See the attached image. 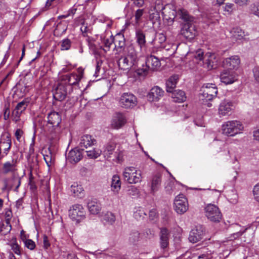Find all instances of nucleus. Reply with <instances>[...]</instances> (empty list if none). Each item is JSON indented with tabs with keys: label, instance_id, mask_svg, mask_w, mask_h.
<instances>
[{
	"label": "nucleus",
	"instance_id": "4",
	"mask_svg": "<svg viewBox=\"0 0 259 259\" xmlns=\"http://www.w3.org/2000/svg\"><path fill=\"white\" fill-rule=\"evenodd\" d=\"M146 66L138 70V74L140 75H146L150 72L157 70L160 67V61L158 58L150 55L146 58Z\"/></svg>",
	"mask_w": 259,
	"mask_h": 259
},
{
	"label": "nucleus",
	"instance_id": "1",
	"mask_svg": "<svg viewBox=\"0 0 259 259\" xmlns=\"http://www.w3.org/2000/svg\"><path fill=\"white\" fill-rule=\"evenodd\" d=\"M123 55L118 59L119 68L123 70L131 69L138 61V53L133 45L127 46Z\"/></svg>",
	"mask_w": 259,
	"mask_h": 259
},
{
	"label": "nucleus",
	"instance_id": "24",
	"mask_svg": "<svg viewBox=\"0 0 259 259\" xmlns=\"http://www.w3.org/2000/svg\"><path fill=\"white\" fill-rule=\"evenodd\" d=\"M232 103L227 100L221 102L219 108V114L220 116H224L231 114L232 110Z\"/></svg>",
	"mask_w": 259,
	"mask_h": 259
},
{
	"label": "nucleus",
	"instance_id": "23",
	"mask_svg": "<svg viewBox=\"0 0 259 259\" xmlns=\"http://www.w3.org/2000/svg\"><path fill=\"white\" fill-rule=\"evenodd\" d=\"M125 123L126 119L123 114L120 113H116L111 120V127L113 128L118 129Z\"/></svg>",
	"mask_w": 259,
	"mask_h": 259
},
{
	"label": "nucleus",
	"instance_id": "17",
	"mask_svg": "<svg viewBox=\"0 0 259 259\" xmlns=\"http://www.w3.org/2000/svg\"><path fill=\"white\" fill-rule=\"evenodd\" d=\"M164 92L158 86L152 88L147 95L148 100L150 102H157L164 95Z\"/></svg>",
	"mask_w": 259,
	"mask_h": 259
},
{
	"label": "nucleus",
	"instance_id": "53",
	"mask_svg": "<svg viewBox=\"0 0 259 259\" xmlns=\"http://www.w3.org/2000/svg\"><path fill=\"white\" fill-rule=\"evenodd\" d=\"M252 192L254 199L259 202V183L254 186Z\"/></svg>",
	"mask_w": 259,
	"mask_h": 259
},
{
	"label": "nucleus",
	"instance_id": "62",
	"mask_svg": "<svg viewBox=\"0 0 259 259\" xmlns=\"http://www.w3.org/2000/svg\"><path fill=\"white\" fill-rule=\"evenodd\" d=\"M249 1V0H235V3L240 6H243L247 5Z\"/></svg>",
	"mask_w": 259,
	"mask_h": 259
},
{
	"label": "nucleus",
	"instance_id": "14",
	"mask_svg": "<svg viewBox=\"0 0 259 259\" xmlns=\"http://www.w3.org/2000/svg\"><path fill=\"white\" fill-rule=\"evenodd\" d=\"M114 41L115 47L114 50L116 51L115 54L120 55L124 52L126 46H125V39L123 34H117L114 36Z\"/></svg>",
	"mask_w": 259,
	"mask_h": 259
},
{
	"label": "nucleus",
	"instance_id": "49",
	"mask_svg": "<svg viewBox=\"0 0 259 259\" xmlns=\"http://www.w3.org/2000/svg\"><path fill=\"white\" fill-rule=\"evenodd\" d=\"M71 191L74 194V195L78 197H81V194H83V189L81 186L78 185H72Z\"/></svg>",
	"mask_w": 259,
	"mask_h": 259
},
{
	"label": "nucleus",
	"instance_id": "16",
	"mask_svg": "<svg viewBox=\"0 0 259 259\" xmlns=\"http://www.w3.org/2000/svg\"><path fill=\"white\" fill-rule=\"evenodd\" d=\"M197 31L193 24H186L181 26V34L186 39L191 40L196 36Z\"/></svg>",
	"mask_w": 259,
	"mask_h": 259
},
{
	"label": "nucleus",
	"instance_id": "5",
	"mask_svg": "<svg viewBox=\"0 0 259 259\" xmlns=\"http://www.w3.org/2000/svg\"><path fill=\"white\" fill-rule=\"evenodd\" d=\"M205 216L211 222H220L222 219V213L218 206L208 204L204 208Z\"/></svg>",
	"mask_w": 259,
	"mask_h": 259
},
{
	"label": "nucleus",
	"instance_id": "51",
	"mask_svg": "<svg viewBox=\"0 0 259 259\" xmlns=\"http://www.w3.org/2000/svg\"><path fill=\"white\" fill-rule=\"evenodd\" d=\"M175 182L174 181H168L165 187L166 191L168 194H171L175 189Z\"/></svg>",
	"mask_w": 259,
	"mask_h": 259
},
{
	"label": "nucleus",
	"instance_id": "2",
	"mask_svg": "<svg viewBox=\"0 0 259 259\" xmlns=\"http://www.w3.org/2000/svg\"><path fill=\"white\" fill-rule=\"evenodd\" d=\"M48 124L47 132L49 137L52 139H57L61 133L60 124L62 119L60 114L53 111L48 114L47 116Z\"/></svg>",
	"mask_w": 259,
	"mask_h": 259
},
{
	"label": "nucleus",
	"instance_id": "6",
	"mask_svg": "<svg viewBox=\"0 0 259 259\" xmlns=\"http://www.w3.org/2000/svg\"><path fill=\"white\" fill-rule=\"evenodd\" d=\"M83 73V70L78 69V73L73 72L62 76L61 81L67 85V87H70L72 89L71 86L77 84L82 78Z\"/></svg>",
	"mask_w": 259,
	"mask_h": 259
},
{
	"label": "nucleus",
	"instance_id": "39",
	"mask_svg": "<svg viewBox=\"0 0 259 259\" xmlns=\"http://www.w3.org/2000/svg\"><path fill=\"white\" fill-rule=\"evenodd\" d=\"M9 244L15 254L18 255L21 254V247L18 244L16 238H13Z\"/></svg>",
	"mask_w": 259,
	"mask_h": 259
},
{
	"label": "nucleus",
	"instance_id": "13",
	"mask_svg": "<svg viewBox=\"0 0 259 259\" xmlns=\"http://www.w3.org/2000/svg\"><path fill=\"white\" fill-rule=\"evenodd\" d=\"M12 142L11 136L9 134H3L0 139V154H3L4 156L7 155L9 153L11 147Z\"/></svg>",
	"mask_w": 259,
	"mask_h": 259
},
{
	"label": "nucleus",
	"instance_id": "34",
	"mask_svg": "<svg viewBox=\"0 0 259 259\" xmlns=\"http://www.w3.org/2000/svg\"><path fill=\"white\" fill-rule=\"evenodd\" d=\"M166 40V36L163 33H159L153 38L150 44L156 48L164 47L162 44Z\"/></svg>",
	"mask_w": 259,
	"mask_h": 259
},
{
	"label": "nucleus",
	"instance_id": "56",
	"mask_svg": "<svg viewBox=\"0 0 259 259\" xmlns=\"http://www.w3.org/2000/svg\"><path fill=\"white\" fill-rule=\"evenodd\" d=\"M128 193L131 195L135 196L138 194L139 190L135 186H131L128 187Z\"/></svg>",
	"mask_w": 259,
	"mask_h": 259
},
{
	"label": "nucleus",
	"instance_id": "27",
	"mask_svg": "<svg viewBox=\"0 0 259 259\" xmlns=\"http://www.w3.org/2000/svg\"><path fill=\"white\" fill-rule=\"evenodd\" d=\"M29 101L25 99L17 104L13 112V114L17 118L16 120L19 119L21 114L26 110L28 105Z\"/></svg>",
	"mask_w": 259,
	"mask_h": 259
},
{
	"label": "nucleus",
	"instance_id": "43",
	"mask_svg": "<svg viewBox=\"0 0 259 259\" xmlns=\"http://www.w3.org/2000/svg\"><path fill=\"white\" fill-rule=\"evenodd\" d=\"M149 19L152 22L153 25H160V17L159 12L156 11L152 13L149 15Z\"/></svg>",
	"mask_w": 259,
	"mask_h": 259
},
{
	"label": "nucleus",
	"instance_id": "8",
	"mask_svg": "<svg viewBox=\"0 0 259 259\" xmlns=\"http://www.w3.org/2000/svg\"><path fill=\"white\" fill-rule=\"evenodd\" d=\"M137 99L133 94L124 93L120 97L119 104L123 108L131 109L135 107L137 105Z\"/></svg>",
	"mask_w": 259,
	"mask_h": 259
},
{
	"label": "nucleus",
	"instance_id": "44",
	"mask_svg": "<svg viewBox=\"0 0 259 259\" xmlns=\"http://www.w3.org/2000/svg\"><path fill=\"white\" fill-rule=\"evenodd\" d=\"M140 234L137 231H134L130 233L129 241L131 243L136 244L140 239Z\"/></svg>",
	"mask_w": 259,
	"mask_h": 259
},
{
	"label": "nucleus",
	"instance_id": "57",
	"mask_svg": "<svg viewBox=\"0 0 259 259\" xmlns=\"http://www.w3.org/2000/svg\"><path fill=\"white\" fill-rule=\"evenodd\" d=\"M190 259H209V256L208 255L205 254H202L200 255L193 254L190 257Z\"/></svg>",
	"mask_w": 259,
	"mask_h": 259
},
{
	"label": "nucleus",
	"instance_id": "52",
	"mask_svg": "<svg viewBox=\"0 0 259 259\" xmlns=\"http://www.w3.org/2000/svg\"><path fill=\"white\" fill-rule=\"evenodd\" d=\"M204 53L201 50H198L195 54L194 55V58L195 60L201 61L204 58H205V56H203Z\"/></svg>",
	"mask_w": 259,
	"mask_h": 259
},
{
	"label": "nucleus",
	"instance_id": "18",
	"mask_svg": "<svg viewBox=\"0 0 259 259\" xmlns=\"http://www.w3.org/2000/svg\"><path fill=\"white\" fill-rule=\"evenodd\" d=\"M177 16L181 19V26L186 24H193L194 17L190 15L188 11L184 9H180L177 11Z\"/></svg>",
	"mask_w": 259,
	"mask_h": 259
},
{
	"label": "nucleus",
	"instance_id": "41",
	"mask_svg": "<svg viewBox=\"0 0 259 259\" xmlns=\"http://www.w3.org/2000/svg\"><path fill=\"white\" fill-rule=\"evenodd\" d=\"M17 89L15 91V95L19 97H23L28 92L27 87L18 83L16 85Z\"/></svg>",
	"mask_w": 259,
	"mask_h": 259
},
{
	"label": "nucleus",
	"instance_id": "11",
	"mask_svg": "<svg viewBox=\"0 0 259 259\" xmlns=\"http://www.w3.org/2000/svg\"><path fill=\"white\" fill-rule=\"evenodd\" d=\"M69 216L74 221L79 222L85 218V211L82 205L75 204L69 210Z\"/></svg>",
	"mask_w": 259,
	"mask_h": 259
},
{
	"label": "nucleus",
	"instance_id": "64",
	"mask_svg": "<svg viewBox=\"0 0 259 259\" xmlns=\"http://www.w3.org/2000/svg\"><path fill=\"white\" fill-rule=\"evenodd\" d=\"M43 242H44V247L45 248H48V247H49L50 246V244L49 242L48 237L46 235H44Z\"/></svg>",
	"mask_w": 259,
	"mask_h": 259
},
{
	"label": "nucleus",
	"instance_id": "63",
	"mask_svg": "<svg viewBox=\"0 0 259 259\" xmlns=\"http://www.w3.org/2000/svg\"><path fill=\"white\" fill-rule=\"evenodd\" d=\"M149 218L150 220H153L157 217L156 210L155 209L150 210L149 212Z\"/></svg>",
	"mask_w": 259,
	"mask_h": 259
},
{
	"label": "nucleus",
	"instance_id": "10",
	"mask_svg": "<svg viewBox=\"0 0 259 259\" xmlns=\"http://www.w3.org/2000/svg\"><path fill=\"white\" fill-rule=\"evenodd\" d=\"M201 96L206 100L210 101L217 96L218 89L214 84L207 83L201 88Z\"/></svg>",
	"mask_w": 259,
	"mask_h": 259
},
{
	"label": "nucleus",
	"instance_id": "9",
	"mask_svg": "<svg viewBox=\"0 0 259 259\" xmlns=\"http://www.w3.org/2000/svg\"><path fill=\"white\" fill-rule=\"evenodd\" d=\"M189 208L187 199L184 195L181 194L177 196L174 201V209L180 214H184Z\"/></svg>",
	"mask_w": 259,
	"mask_h": 259
},
{
	"label": "nucleus",
	"instance_id": "33",
	"mask_svg": "<svg viewBox=\"0 0 259 259\" xmlns=\"http://www.w3.org/2000/svg\"><path fill=\"white\" fill-rule=\"evenodd\" d=\"M171 93L173 101L175 102L181 103L185 101L186 100V94L182 90H175Z\"/></svg>",
	"mask_w": 259,
	"mask_h": 259
},
{
	"label": "nucleus",
	"instance_id": "48",
	"mask_svg": "<svg viewBox=\"0 0 259 259\" xmlns=\"http://www.w3.org/2000/svg\"><path fill=\"white\" fill-rule=\"evenodd\" d=\"M23 242L24 243L25 246L30 250H34L36 247L35 242L31 239H29L24 237Z\"/></svg>",
	"mask_w": 259,
	"mask_h": 259
},
{
	"label": "nucleus",
	"instance_id": "25",
	"mask_svg": "<svg viewBox=\"0 0 259 259\" xmlns=\"http://www.w3.org/2000/svg\"><path fill=\"white\" fill-rule=\"evenodd\" d=\"M221 81L226 84H231L236 80L234 72L229 70H224L220 75Z\"/></svg>",
	"mask_w": 259,
	"mask_h": 259
},
{
	"label": "nucleus",
	"instance_id": "45",
	"mask_svg": "<svg viewBox=\"0 0 259 259\" xmlns=\"http://www.w3.org/2000/svg\"><path fill=\"white\" fill-rule=\"evenodd\" d=\"M86 152L88 157L96 159L100 156L102 151L100 149L94 148L92 150L87 151Z\"/></svg>",
	"mask_w": 259,
	"mask_h": 259
},
{
	"label": "nucleus",
	"instance_id": "55",
	"mask_svg": "<svg viewBox=\"0 0 259 259\" xmlns=\"http://www.w3.org/2000/svg\"><path fill=\"white\" fill-rule=\"evenodd\" d=\"M251 11L252 14L259 17V3L253 4L251 6Z\"/></svg>",
	"mask_w": 259,
	"mask_h": 259
},
{
	"label": "nucleus",
	"instance_id": "19",
	"mask_svg": "<svg viewBox=\"0 0 259 259\" xmlns=\"http://www.w3.org/2000/svg\"><path fill=\"white\" fill-rule=\"evenodd\" d=\"M82 151L78 148L71 150L67 156V160L72 164H76L82 158Z\"/></svg>",
	"mask_w": 259,
	"mask_h": 259
},
{
	"label": "nucleus",
	"instance_id": "32",
	"mask_svg": "<svg viewBox=\"0 0 259 259\" xmlns=\"http://www.w3.org/2000/svg\"><path fill=\"white\" fill-rule=\"evenodd\" d=\"M179 79L178 75H174L170 76L166 82V91L172 93L176 87L178 80Z\"/></svg>",
	"mask_w": 259,
	"mask_h": 259
},
{
	"label": "nucleus",
	"instance_id": "58",
	"mask_svg": "<svg viewBox=\"0 0 259 259\" xmlns=\"http://www.w3.org/2000/svg\"><path fill=\"white\" fill-rule=\"evenodd\" d=\"M23 134H24L23 131L20 128L17 129L16 131V132L15 133V136L16 137V139L18 141H19V142L21 141V138L23 136Z\"/></svg>",
	"mask_w": 259,
	"mask_h": 259
},
{
	"label": "nucleus",
	"instance_id": "31",
	"mask_svg": "<svg viewBox=\"0 0 259 259\" xmlns=\"http://www.w3.org/2000/svg\"><path fill=\"white\" fill-rule=\"evenodd\" d=\"M136 41L141 49L146 47V36L141 29H137L136 31Z\"/></svg>",
	"mask_w": 259,
	"mask_h": 259
},
{
	"label": "nucleus",
	"instance_id": "60",
	"mask_svg": "<svg viewBox=\"0 0 259 259\" xmlns=\"http://www.w3.org/2000/svg\"><path fill=\"white\" fill-rule=\"evenodd\" d=\"M253 73L255 80L259 82V67H255L253 69Z\"/></svg>",
	"mask_w": 259,
	"mask_h": 259
},
{
	"label": "nucleus",
	"instance_id": "37",
	"mask_svg": "<svg viewBox=\"0 0 259 259\" xmlns=\"http://www.w3.org/2000/svg\"><path fill=\"white\" fill-rule=\"evenodd\" d=\"M120 185L121 182L119 177L116 175L113 176L111 185L112 191L118 192L120 189Z\"/></svg>",
	"mask_w": 259,
	"mask_h": 259
},
{
	"label": "nucleus",
	"instance_id": "22",
	"mask_svg": "<svg viewBox=\"0 0 259 259\" xmlns=\"http://www.w3.org/2000/svg\"><path fill=\"white\" fill-rule=\"evenodd\" d=\"M169 232L167 228L163 227L160 229L159 243L161 248L165 249L167 248L169 245Z\"/></svg>",
	"mask_w": 259,
	"mask_h": 259
},
{
	"label": "nucleus",
	"instance_id": "15",
	"mask_svg": "<svg viewBox=\"0 0 259 259\" xmlns=\"http://www.w3.org/2000/svg\"><path fill=\"white\" fill-rule=\"evenodd\" d=\"M67 85L63 82H60L57 87L55 88L54 93V98L58 101L64 100L67 95Z\"/></svg>",
	"mask_w": 259,
	"mask_h": 259
},
{
	"label": "nucleus",
	"instance_id": "35",
	"mask_svg": "<svg viewBox=\"0 0 259 259\" xmlns=\"http://www.w3.org/2000/svg\"><path fill=\"white\" fill-rule=\"evenodd\" d=\"M164 9V11L162 12V14L164 18L170 22H173L176 16H177V12L174 9L167 10L165 8Z\"/></svg>",
	"mask_w": 259,
	"mask_h": 259
},
{
	"label": "nucleus",
	"instance_id": "29",
	"mask_svg": "<svg viewBox=\"0 0 259 259\" xmlns=\"http://www.w3.org/2000/svg\"><path fill=\"white\" fill-rule=\"evenodd\" d=\"M87 206L89 211L93 214L99 213L101 210V205L96 199L90 200Z\"/></svg>",
	"mask_w": 259,
	"mask_h": 259
},
{
	"label": "nucleus",
	"instance_id": "54",
	"mask_svg": "<svg viewBox=\"0 0 259 259\" xmlns=\"http://www.w3.org/2000/svg\"><path fill=\"white\" fill-rule=\"evenodd\" d=\"M44 160L46 161L48 166L51 167L53 163V160L52 155L51 153L49 154H46L44 155Z\"/></svg>",
	"mask_w": 259,
	"mask_h": 259
},
{
	"label": "nucleus",
	"instance_id": "3",
	"mask_svg": "<svg viewBox=\"0 0 259 259\" xmlns=\"http://www.w3.org/2000/svg\"><path fill=\"white\" fill-rule=\"evenodd\" d=\"M244 130V126L238 120H229L222 125V133L227 136H234Z\"/></svg>",
	"mask_w": 259,
	"mask_h": 259
},
{
	"label": "nucleus",
	"instance_id": "7",
	"mask_svg": "<svg viewBox=\"0 0 259 259\" xmlns=\"http://www.w3.org/2000/svg\"><path fill=\"white\" fill-rule=\"evenodd\" d=\"M124 180L130 184H136L141 181V175L136 168L131 166L126 167L123 173Z\"/></svg>",
	"mask_w": 259,
	"mask_h": 259
},
{
	"label": "nucleus",
	"instance_id": "47",
	"mask_svg": "<svg viewBox=\"0 0 259 259\" xmlns=\"http://www.w3.org/2000/svg\"><path fill=\"white\" fill-rule=\"evenodd\" d=\"M12 181L13 182V184L11 186V188L15 186V191L17 192L18 189L21 184V178L18 175L17 176L15 174H14L12 178Z\"/></svg>",
	"mask_w": 259,
	"mask_h": 259
},
{
	"label": "nucleus",
	"instance_id": "12",
	"mask_svg": "<svg viewBox=\"0 0 259 259\" xmlns=\"http://www.w3.org/2000/svg\"><path fill=\"white\" fill-rule=\"evenodd\" d=\"M204 235V228L202 226H197L190 232L189 240L195 243L200 241Z\"/></svg>",
	"mask_w": 259,
	"mask_h": 259
},
{
	"label": "nucleus",
	"instance_id": "30",
	"mask_svg": "<svg viewBox=\"0 0 259 259\" xmlns=\"http://www.w3.org/2000/svg\"><path fill=\"white\" fill-rule=\"evenodd\" d=\"M96 143V140L91 135H85L81 137L79 146L81 147L87 148L94 145Z\"/></svg>",
	"mask_w": 259,
	"mask_h": 259
},
{
	"label": "nucleus",
	"instance_id": "59",
	"mask_svg": "<svg viewBox=\"0 0 259 259\" xmlns=\"http://www.w3.org/2000/svg\"><path fill=\"white\" fill-rule=\"evenodd\" d=\"M144 10L143 9H138L135 13V20L137 23H138L141 17L143 15Z\"/></svg>",
	"mask_w": 259,
	"mask_h": 259
},
{
	"label": "nucleus",
	"instance_id": "20",
	"mask_svg": "<svg viewBox=\"0 0 259 259\" xmlns=\"http://www.w3.org/2000/svg\"><path fill=\"white\" fill-rule=\"evenodd\" d=\"M240 62V59L238 56H232L223 61V66L229 70L236 69L238 68Z\"/></svg>",
	"mask_w": 259,
	"mask_h": 259
},
{
	"label": "nucleus",
	"instance_id": "21",
	"mask_svg": "<svg viewBox=\"0 0 259 259\" xmlns=\"http://www.w3.org/2000/svg\"><path fill=\"white\" fill-rule=\"evenodd\" d=\"M205 62H203L204 68L210 70L217 67V60L214 54L207 53L205 55Z\"/></svg>",
	"mask_w": 259,
	"mask_h": 259
},
{
	"label": "nucleus",
	"instance_id": "38",
	"mask_svg": "<svg viewBox=\"0 0 259 259\" xmlns=\"http://www.w3.org/2000/svg\"><path fill=\"white\" fill-rule=\"evenodd\" d=\"M16 170V165L14 163H11L10 162H6L3 164V172L5 174L9 172H13L15 174Z\"/></svg>",
	"mask_w": 259,
	"mask_h": 259
},
{
	"label": "nucleus",
	"instance_id": "36",
	"mask_svg": "<svg viewBox=\"0 0 259 259\" xmlns=\"http://www.w3.org/2000/svg\"><path fill=\"white\" fill-rule=\"evenodd\" d=\"M116 147V144L113 142L108 143L105 146V150H104V154L105 157L107 158L111 157V155L114 152V149Z\"/></svg>",
	"mask_w": 259,
	"mask_h": 259
},
{
	"label": "nucleus",
	"instance_id": "61",
	"mask_svg": "<svg viewBox=\"0 0 259 259\" xmlns=\"http://www.w3.org/2000/svg\"><path fill=\"white\" fill-rule=\"evenodd\" d=\"M80 30L81 31L84 36L87 35L88 32L89 31V29L87 25H84V24H82V26L80 27Z\"/></svg>",
	"mask_w": 259,
	"mask_h": 259
},
{
	"label": "nucleus",
	"instance_id": "50",
	"mask_svg": "<svg viewBox=\"0 0 259 259\" xmlns=\"http://www.w3.org/2000/svg\"><path fill=\"white\" fill-rule=\"evenodd\" d=\"M223 10L226 14L230 15L235 10L234 5L232 3H227L223 7Z\"/></svg>",
	"mask_w": 259,
	"mask_h": 259
},
{
	"label": "nucleus",
	"instance_id": "42",
	"mask_svg": "<svg viewBox=\"0 0 259 259\" xmlns=\"http://www.w3.org/2000/svg\"><path fill=\"white\" fill-rule=\"evenodd\" d=\"M103 220L108 224L112 225L115 221V217L111 212H107L103 215Z\"/></svg>",
	"mask_w": 259,
	"mask_h": 259
},
{
	"label": "nucleus",
	"instance_id": "46",
	"mask_svg": "<svg viewBox=\"0 0 259 259\" xmlns=\"http://www.w3.org/2000/svg\"><path fill=\"white\" fill-rule=\"evenodd\" d=\"M72 45V41L68 38L63 39L60 42V49L61 51H67L70 49Z\"/></svg>",
	"mask_w": 259,
	"mask_h": 259
},
{
	"label": "nucleus",
	"instance_id": "26",
	"mask_svg": "<svg viewBox=\"0 0 259 259\" xmlns=\"http://www.w3.org/2000/svg\"><path fill=\"white\" fill-rule=\"evenodd\" d=\"M161 175L160 174H156L153 175L151 177L150 182L151 193L154 194L157 192L161 186Z\"/></svg>",
	"mask_w": 259,
	"mask_h": 259
},
{
	"label": "nucleus",
	"instance_id": "40",
	"mask_svg": "<svg viewBox=\"0 0 259 259\" xmlns=\"http://www.w3.org/2000/svg\"><path fill=\"white\" fill-rule=\"evenodd\" d=\"M232 33L233 37L236 40H241L245 36L244 31L239 27L233 28Z\"/></svg>",
	"mask_w": 259,
	"mask_h": 259
},
{
	"label": "nucleus",
	"instance_id": "28",
	"mask_svg": "<svg viewBox=\"0 0 259 259\" xmlns=\"http://www.w3.org/2000/svg\"><path fill=\"white\" fill-rule=\"evenodd\" d=\"M115 40L114 36L113 35H111L109 37L107 36H101V44L103 46H101L100 48L102 49L105 53L109 51L110 49V47Z\"/></svg>",
	"mask_w": 259,
	"mask_h": 259
}]
</instances>
